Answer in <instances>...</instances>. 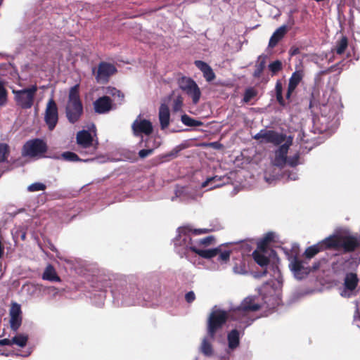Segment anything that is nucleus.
<instances>
[{
	"instance_id": "9b49d317",
	"label": "nucleus",
	"mask_w": 360,
	"mask_h": 360,
	"mask_svg": "<svg viewBox=\"0 0 360 360\" xmlns=\"http://www.w3.org/2000/svg\"><path fill=\"white\" fill-rule=\"evenodd\" d=\"M292 144V136H286V139L284 141V143H281L279 145V147L275 151V157L274 160V165L278 167H283L287 163V154L288 153V150Z\"/></svg>"
},
{
	"instance_id": "c03bdc74",
	"label": "nucleus",
	"mask_w": 360,
	"mask_h": 360,
	"mask_svg": "<svg viewBox=\"0 0 360 360\" xmlns=\"http://www.w3.org/2000/svg\"><path fill=\"white\" fill-rule=\"evenodd\" d=\"M215 241V238L213 236H209L202 239H200L198 244L204 246H208L213 244Z\"/></svg>"
},
{
	"instance_id": "f8f14e48",
	"label": "nucleus",
	"mask_w": 360,
	"mask_h": 360,
	"mask_svg": "<svg viewBox=\"0 0 360 360\" xmlns=\"http://www.w3.org/2000/svg\"><path fill=\"white\" fill-rule=\"evenodd\" d=\"M131 129L135 136H141L143 134L149 136L153 131L151 122L146 119H141V115L133 122Z\"/></svg>"
},
{
	"instance_id": "4d7b16f0",
	"label": "nucleus",
	"mask_w": 360,
	"mask_h": 360,
	"mask_svg": "<svg viewBox=\"0 0 360 360\" xmlns=\"http://www.w3.org/2000/svg\"><path fill=\"white\" fill-rule=\"evenodd\" d=\"M179 152V150H176L175 152H172L169 155H168L169 156H173V157H176L177 153Z\"/></svg>"
},
{
	"instance_id": "4be33fe9",
	"label": "nucleus",
	"mask_w": 360,
	"mask_h": 360,
	"mask_svg": "<svg viewBox=\"0 0 360 360\" xmlns=\"http://www.w3.org/2000/svg\"><path fill=\"white\" fill-rule=\"evenodd\" d=\"M195 65L202 71L207 82H210L215 79V74L207 63L202 60H195Z\"/></svg>"
},
{
	"instance_id": "603ef678",
	"label": "nucleus",
	"mask_w": 360,
	"mask_h": 360,
	"mask_svg": "<svg viewBox=\"0 0 360 360\" xmlns=\"http://www.w3.org/2000/svg\"><path fill=\"white\" fill-rule=\"evenodd\" d=\"M209 229H193V233L195 235H199L202 233H207L209 232Z\"/></svg>"
},
{
	"instance_id": "f704fd0d",
	"label": "nucleus",
	"mask_w": 360,
	"mask_h": 360,
	"mask_svg": "<svg viewBox=\"0 0 360 360\" xmlns=\"http://www.w3.org/2000/svg\"><path fill=\"white\" fill-rule=\"evenodd\" d=\"M221 180V177H219L218 176H212V177H209V178L207 179L206 181H205L202 184V188H205V187L211 185V187H210L211 189L217 188V187L220 186L221 184H217V181H219Z\"/></svg>"
},
{
	"instance_id": "a878e982",
	"label": "nucleus",
	"mask_w": 360,
	"mask_h": 360,
	"mask_svg": "<svg viewBox=\"0 0 360 360\" xmlns=\"http://www.w3.org/2000/svg\"><path fill=\"white\" fill-rule=\"evenodd\" d=\"M229 347L231 349H234L239 346L240 337L239 332L237 329H233L231 330L227 335Z\"/></svg>"
},
{
	"instance_id": "79ce46f5",
	"label": "nucleus",
	"mask_w": 360,
	"mask_h": 360,
	"mask_svg": "<svg viewBox=\"0 0 360 360\" xmlns=\"http://www.w3.org/2000/svg\"><path fill=\"white\" fill-rule=\"evenodd\" d=\"M46 188V186L41 182H35L30 184L27 187V191L30 192H35L39 191H44Z\"/></svg>"
},
{
	"instance_id": "473e14b6",
	"label": "nucleus",
	"mask_w": 360,
	"mask_h": 360,
	"mask_svg": "<svg viewBox=\"0 0 360 360\" xmlns=\"http://www.w3.org/2000/svg\"><path fill=\"white\" fill-rule=\"evenodd\" d=\"M348 46V39L345 36H342L341 38L337 41L335 46V52L338 55H341L345 53L346 49Z\"/></svg>"
},
{
	"instance_id": "3c124183",
	"label": "nucleus",
	"mask_w": 360,
	"mask_h": 360,
	"mask_svg": "<svg viewBox=\"0 0 360 360\" xmlns=\"http://www.w3.org/2000/svg\"><path fill=\"white\" fill-rule=\"evenodd\" d=\"M6 96H7V91L3 86V84H1V105H3L4 103L6 102Z\"/></svg>"
},
{
	"instance_id": "6e6552de",
	"label": "nucleus",
	"mask_w": 360,
	"mask_h": 360,
	"mask_svg": "<svg viewBox=\"0 0 360 360\" xmlns=\"http://www.w3.org/2000/svg\"><path fill=\"white\" fill-rule=\"evenodd\" d=\"M253 139L259 141L261 143H272L274 146H279L285 141L286 135L274 130L262 129L255 134Z\"/></svg>"
},
{
	"instance_id": "58836bf2",
	"label": "nucleus",
	"mask_w": 360,
	"mask_h": 360,
	"mask_svg": "<svg viewBox=\"0 0 360 360\" xmlns=\"http://www.w3.org/2000/svg\"><path fill=\"white\" fill-rule=\"evenodd\" d=\"M283 68L281 61L276 60L269 65V69L271 72L272 75H276Z\"/></svg>"
},
{
	"instance_id": "0eeeda50",
	"label": "nucleus",
	"mask_w": 360,
	"mask_h": 360,
	"mask_svg": "<svg viewBox=\"0 0 360 360\" xmlns=\"http://www.w3.org/2000/svg\"><path fill=\"white\" fill-rule=\"evenodd\" d=\"M179 88L192 98L194 105L199 103L202 93L196 82L191 77H182L178 82Z\"/></svg>"
},
{
	"instance_id": "393cba45",
	"label": "nucleus",
	"mask_w": 360,
	"mask_h": 360,
	"mask_svg": "<svg viewBox=\"0 0 360 360\" xmlns=\"http://www.w3.org/2000/svg\"><path fill=\"white\" fill-rule=\"evenodd\" d=\"M359 283L357 275L354 273H348L345 278L344 285L346 289L354 290L356 289Z\"/></svg>"
},
{
	"instance_id": "aec40b11",
	"label": "nucleus",
	"mask_w": 360,
	"mask_h": 360,
	"mask_svg": "<svg viewBox=\"0 0 360 360\" xmlns=\"http://www.w3.org/2000/svg\"><path fill=\"white\" fill-rule=\"evenodd\" d=\"M159 120L162 129H165L168 127L170 120V112L169 108L165 103H162L159 108Z\"/></svg>"
},
{
	"instance_id": "412c9836",
	"label": "nucleus",
	"mask_w": 360,
	"mask_h": 360,
	"mask_svg": "<svg viewBox=\"0 0 360 360\" xmlns=\"http://www.w3.org/2000/svg\"><path fill=\"white\" fill-rule=\"evenodd\" d=\"M28 340V335L25 334H18L11 339L4 338L1 340V346L16 345L20 347L26 346Z\"/></svg>"
},
{
	"instance_id": "f3484780",
	"label": "nucleus",
	"mask_w": 360,
	"mask_h": 360,
	"mask_svg": "<svg viewBox=\"0 0 360 360\" xmlns=\"http://www.w3.org/2000/svg\"><path fill=\"white\" fill-rule=\"evenodd\" d=\"M304 77V73L301 70H297L294 72L290 78L289 79L288 86L285 98L287 100H290L292 94L294 92L300 82L302 81Z\"/></svg>"
},
{
	"instance_id": "864d4df0",
	"label": "nucleus",
	"mask_w": 360,
	"mask_h": 360,
	"mask_svg": "<svg viewBox=\"0 0 360 360\" xmlns=\"http://www.w3.org/2000/svg\"><path fill=\"white\" fill-rule=\"evenodd\" d=\"M316 104L317 102L314 98V94L311 93L309 107L310 109H312L314 106L316 105Z\"/></svg>"
},
{
	"instance_id": "c756f323",
	"label": "nucleus",
	"mask_w": 360,
	"mask_h": 360,
	"mask_svg": "<svg viewBox=\"0 0 360 360\" xmlns=\"http://www.w3.org/2000/svg\"><path fill=\"white\" fill-rule=\"evenodd\" d=\"M321 245H321L320 243L319 242L318 243L314 245L308 247L304 252V257L307 259H311L320 252L323 251Z\"/></svg>"
},
{
	"instance_id": "2eb2a0df",
	"label": "nucleus",
	"mask_w": 360,
	"mask_h": 360,
	"mask_svg": "<svg viewBox=\"0 0 360 360\" xmlns=\"http://www.w3.org/2000/svg\"><path fill=\"white\" fill-rule=\"evenodd\" d=\"M340 248H342L345 252H354L360 246V240L355 236H340Z\"/></svg>"
},
{
	"instance_id": "9d476101",
	"label": "nucleus",
	"mask_w": 360,
	"mask_h": 360,
	"mask_svg": "<svg viewBox=\"0 0 360 360\" xmlns=\"http://www.w3.org/2000/svg\"><path fill=\"white\" fill-rule=\"evenodd\" d=\"M117 72V68L113 64L107 62H101L95 72V68L93 69V73L98 83H107L109 78Z\"/></svg>"
},
{
	"instance_id": "2f4dec72",
	"label": "nucleus",
	"mask_w": 360,
	"mask_h": 360,
	"mask_svg": "<svg viewBox=\"0 0 360 360\" xmlns=\"http://www.w3.org/2000/svg\"><path fill=\"white\" fill-rule=\"evenodd\" d=\"M276 98L281 106L285 105V101L283 96V84L280 80H277L275 86Z\"/></svg>"
},
{
	"instance_id": "39448f33",
	"label": "nucleus",
	"mask_w": 360,
	"mask_h": 360,
	"mask_svg": "<svg viewBox=\"0 0 360 360\" xmlns=\"http://www.w3.org/2000/svg\"><path fill=\"white\" fill-rule=\"evenodd\" d=\"M77 145L81 148L79 153L82 155H95L98 149V143L94 141L91 133L87 130H81L76 136Z\"/></svg>"
},
{
	"instance_id": "bb28decb",
	"label": "nucleus",
	"mask_w": 360,
	"mask_h": 360,
	"mask_svg": "<svg viewBox=\"0 0 360 360\" xmlns=\"http://www.w3.org/2000/svg\"><path fill=\"white\" fill-rule=\"evenodd\" d=\"M266 68V56H259L255 65V70L252 73L254 78H259Z\"/></svg>"
},
{
	"instance_id": "5fc2aeb1",
	"label": "nucleus",
	"mask_w": 360,
	"mask_h": 360,
	"mask_svg": "<svg viewBox=\"0 0 360 360\" xmlns=\"http://www.w3.org/2000/svg\"><path fill=\"white\" fill-rule=\"evenodd\" d=\"M233 271H234L235 273H237V274H243V273H244V271H242V270L241 271L238 270V267L237 266H234Z\"/></svg>"
},
{
	"instance_id": "5701e85b",
	"label": "nucleus",
	"mask_w": 360,
	"mask_h": 360,
	"mask_svg": "<svg viewBox=\"0 0 360 360\" xmlns=\"http://www.w3.org/2000/svg\"><path fill=\"white\" fill-rule=\"evenodd\" d=\"M340 236H331L324 240L320 241V244L322 245L323 250H326L330 248H340Z\"/></svg>"
},
{
	"instance_id": "bf43d9fd",
	"label": "nucleus",
	"mask_w": 360,
	"mask_h": 360,
	"mask_svg": "<svg viewBox=\"0 0 360 360\" xmlns=\"http://www.w3.org/2000/svg\"><path fill=\"white\" fill-rule=\"evenodd\" d=\"M1 255L4 254V248L1 246Z\"/></svg>"
},
{
	"instance_id": "e433bc0d",
	"label": "nucleus",
	"mask_w": 360,
	"mask_h": 360,
	"mask_svg": "<svg viewBox=\"0 0 360 360\" xmlns=\"http://www.w3.org/2000/svg\"><path fill=\"white\" fill-rule=\"evenodd\" d=\"M201 352L202 353L207 356H210L213 354V349L211 343L206 339H203L201 344Z\"/></svg>"
},
{
	"instance_id": "a211bd4d",
	"label": "nucleus",
	"mask_w": 360,
	"mask_h": 360,
	"mask_svg": "<svg viewBox=\"0 0 360 360\" xmlns=\"http://www.w3.org/2000/svg\"><path fill=\"white\" fill-rule=\"evenodd\" d=\"M290 267L295 276L298 278H302L309 272L308 269L303 266L302 261L300 260L296 256L291 260Z\"/></svg>"
},
{
	"instance_id": "37998d69",
	"label": "nucleus",
	"mask_w": 360,
	"mask_h": 360,
	"mask_svg": "<svg viewBox=\"0 0 360 360\" xmlns=\"http://www.w3.org/2000/svg\"><path fill=\"white\" fill-rule=\"evenodd\" d=\"M184 99L181 96H178L173 101L172 108L174 112H178L181 110L183 106Z\"/></svg>"
},
{
	"instance_id": "20e7f679",
	"label": "nucleus",
	"mask_w": 360,
	"mask_h": 360,
	"mask_svg": "<svg viewBox=\"0 0 360 360\" xmlns=\"http://www.w3.org/2000/svg\"><path fill=\"white\" fill-rule=\"evenodd\" d=\"M229 319L227 311L221 309L212 311L207 319V331L211 339H214L217 332L221 329Z\"/></svg>"
},
{
	"instance_id": "6ab92c4d",
	"label": "nucleus",
	"mask_w": 360,
	"mask_h": 360,
	"mask_svg": "<svg viewBox=\"0 0 360 360\" xmlns=\"http://www.w3.org/2000/svg\"><path fill=\"white\" fill-rule=\"evenodd\" d=\"M288 31L286 25H283L275 30L270 37L268 46L269 48H274L278 43L285 37Z\"/></svg>"
},
{
	"instance_id": "de8ad7c7",
	"label": "nucleus",
	"mask_w": 360,
	"mask_h": 360,
	"mask_svg": "<svg viewBox=\"0 0 360 360\" xmlns=\"http://www.w3.org/2000/svg\"><path fill=\"white\" fill-rule=\"evenodd\" d=\"M185 300L188 303H191L195 300V293L193 291H189L185 295Z\"/></svg>"
},
{
	"instance_id": "8fccbe9b",
	"label": "nucleus",
	"mask_w": 360,
	"mask_h": 360,
	"mask_svg": "<svg viewBox=\"0 0 360 360\" xmlns=\"http://www.w3.org/2000/svg\"><path fill=\"white\" fill-rule=\"evenodd\" d=\"M300 53V48L295 46L290 47V49L289 50V54L291 56H296V55L299 54Z\"/></svg>"
},
{
	"instance_id": "f03ea898",
	"label": "nucleus",
	"mask_w": 360,
	"mask_h": 360,
	"mask_svg": "<svg viewBox=\"0 0 360 360\" xmlns=\"http://www.w3.org/2000/svg\"><path fill=\"white\" fill-rule=\"evenodd\" d=\"M83 105L79 95V85L75 84L70 89L65 106V115L71 124L77 122L83 115Z\"/></svg>"
},
{
	"instance_id": "13d9d810",
	"label": "nucleus",
	"mask_w": 360,
	"mask_h": 360,
	"mask_svg": "<svg viewBox=\"0 0 360 360\" xmlns=\"http://www.w3.org/2000/svg\"><path fill=\"white\" fill-rule=\"evenodd\" d=\"M267 273V271L266 270H264L262 274V276H265Z\"/></svg>"
},
{
	"instance_id": "49530a36",
	"label": "nucleus",
	"mask_w": 360,
	"mask_h": 360,
	"mask_svg": "<svg viewBox=\"0 0 360 360\" xmlns=\"http://www.w3.org/2000/svg\"><path fill=\"white\" fill-rule=\"evenodd\" d=\"M154 150L153 149H142L139 150V156L141 158H145L148 157V155H150L153 154Z\"/></svg>"
},
{
	"instance_id": "dca6fc26",
	"label": "nucleus",
	"mask_w": 360,
	"mask_h": 360,
	"mask_svg": "<svg viewBox=\"0 0 360 360\" xmlns=\"http://www.w3.org/2000/svg\"><path fill=\"white\" fill-rule=\"evenodd\" d=\"M261 306L255 302L252 297H246L241 302L240 305L234 311L236 314L245 315L246 313L250 311H257L259 310Z\"/></svg>"
},
{
	"instance_id": "1a4fd4ad",
	"label": "nucleus",
	"mask_w": 360,
	"mask_h": 360,
	"mask_svg": "<svg viewBox=\"0 0 360 360\" xmlns=\"http://www.w3.org/2000/svg\"><path fill=\"white\" fill-rule=\"evenodd\" d=\"M44 122L50 131H53L58 122V106L53 98H50L46 104Z\"/></svg>"
},
{
	"instance_id": "b1692460",
	"label": "nucleus",
	"mask_w": 360,
	"mask_h": 360,
	"mask_svg": "<svg viewBox=\"0 0 360 360\" xmlns=\"http://www.w3.org/2000/svg\"><path fill=\"white\" fill-rule=\"evenodd\" d=\"M265 253L259 249H256L252 254L255 262L262 267L266 266L270 262L269 257L264 255Z\"/></svg>"
},
{
	"instance_id": "423d86ee",
	"label": "nucleus",
	"mask_w": 360,
	"mask_h": 360,
	"mask_svg": "<svg viewBox=\"0 0 360 360\" xmlns=\"http://www.w3.org/2000/svg\"><path fill=\"white\" fill-rule=\"evenodd\" d=\"M37 91V85H32L28 88L21 90H13L17 105L22 109H29L32 108L34 104Z\"/></svg>"
},
{
	"instance_id": "7ed1b4c3",
	"label": "nucleus",
	"mask_w": 360,
	"mask_h": 360,
	"mask_svg": "<svg viewBox=\"0 0 360 360\" xmlns=\"http://www.w3.org/2000/svg\"><path fill=\"white\" fill-rule=\"evenodd\" d=\"M46 143L41 139H33L25 143L22 148V156L31 158H41L47 152Z\"/></svg>"
},
{
	"instance_id": "4468645a",
	"label": "nucleus",
	"mask_w": 360,
	"mask_h": 360,
	"mask_svg": "<svg viewBox=\"0 0 360 360\" xmlns=\"http://www.w3.org/2000/svg\"><path fill=\"white\" fill-rule=\"evenodd\" d=\"M94 111L98 114H105L112 109V101L108 96H103L96 99L94 103Z\"/></svg>"
},
{
	"instance_id": "cd10ccee",
	"label": "nucleus",
	"mask_w": 360,
	"mask_h": 360,
	"mask_svg": "<svg viewBox=\"0 0 360 360\" xmlns=\"http://www.w3.org/2000/svg\"><path fill=\"white\" fill-rule=\"evenodd\" d=\"M42 278L50 281H60V278L57 275L54 267L51 264L46 266L43 273Z\"/></svg>"
},
{
	"instance_id": "ddd939ff",
	"label": "nucleus",
	"mask_w": 360,
	"mask_h": 360,
	"mask_svg": "<svg viewBox=\"0 0 360 360\" xmlns=\"http://www.w3.org/2000/svg\"><path fill=\"white\" fill-rule=\"evenodd\" d=\"M9 315L10 327L12 330L16 332L22 325V321L20 305L16 302H13L9 310Z\"/></svg>"
},
{
	"instance_id": "c85d7f7f",
	"label": "nucleus",
	"mask_w": 360,
	"mask_h": 360,
	"mask_svg": "<svg viewBox=\"0 0 360 360\" xmlns=\"http://www.w3.org/2000/svg\"><path fill=\"white\" fill-rule=\"evenodd\" d=\"M274 236L273 233L269 232L266 233L264 237L257 243V249L260 250L263 252H266L268 245L274 240Z\"/></svg>"
},
{
	"instance_id": "f257e3e1",
	"label": "nucleus",
	"mask_w": 360,
	"mask_h": 360,
	"mask_svg": "<svg viewBox=\"0 0 360 360\" xmlns=\"http://www.w3.org/2000/svg\"><path fill=\"white\" fill-rule=\"evenodd\" d=\"M178 236L175 238L174 245L176 246H184V253L186 255L189 250L196 253L199 256L205 259H212L219 253L220 249L219 248L201 250L197 248L193 243L191 233H193V229L188 226H184L178 229Z\"/></svg>"
},
{
	"instance_id": "c9c22d12",
	"label": "nucleus",
	"mask_w": 360,
	"mask_h": 360,
	"mask_svg": "<svg viewBox=\"0 0 360 360\" xmlns=\"http://www.w3.org/2000/svg\"><path fill=\"white\" fill-rule=\"evenodd\" d=\"M257 91L253 87L246 89L243 95V101L245 103H249L252 98L257 96Z\"/></svg>"
},
{
	"instance_id": "4c0bfd02",
	"label": "nucleus",
	"mask_w": 360,
	"mask_h": 360,
	"mask_svg": "<svg viewBox=\"0 0 360 360\" xmlns=\"http://www.w3.org/2000/svg\"><path fill=\"white\" fill-rule=\"evenodd\" d=\"M10 148L8 144L1 143V165L5 162H8V158L9 156ZM3 170V165H1V174L4 172Z\"/></svg>"
},
{
	"instance_id": "7c9ffc66",
	"label": "nucleus",
	"mask_w": 360,
	"mask_h": 360,
	"mask_svg": "<svg viewBox=\"0 0 360 360\" xmlns=\"http://www.w3.org/2000/svg\"><path fill=\"white\" fill-rule=\"evenodd\" d=\"M106 93L115 98V100L119 103L122 104L124 101V94L119 89L108 86Z\"/></svg>"
},
{
	"instance_id": "a19ab883",
	"label": "nucleus",
	"mask_w": 360,
	"mask_h": 360,
	"mask_svg": "<svg viewBox=\"0 0 360 360\" xmlns=\"http://www.w3.org/2000/svg\"><path fill=\"white\" fill-rule=\"evenodd\" d=\"M218 248L220 249V251L216 255V256H218L217 260L222 263H226L228 261H229L231 251L225 250V251L221 252L220 247H218Z\"/></svg>"
},
{
	"instance_id": "6e6d98bb",
	"label": "nucleus",
	"mask_w": 360,
	"mask_h": 360,
	"mask_svg": "<svg viewBox=\"0 0 360 360\" xmlns=\"http://www.w3.org/2000/svg\"><path fill=\"white\" fill-rule=\"evenodd\" d=\"M210 145L212 146L213 148H217L219 143L217 142H212L210 143Z\"/></svg>"
},
{
	"instance_id": "72a5a7b5",
	"label": "nucleus",
	"mask_w": 360,
	"mask_h": 360,
	"mask_svg": "<svg viewBox=\"0 0 360 360\" xmlns=\"http://www.w3.org/2000/svg\"><path fill=\"white\" fill-rule=\"evenodd\" d=\"M181 120L184 124L188 127H200L202 125L201 121L195 120L186 114L181 116Z\"/></svg>"
},
{
	"instance_id": "a18cd8bd",
	"label": "nucleus",
	"mask_w": 360,
	"mask_h": 360,
	"mask_svg": "<svg viewBox=\"0 0 360 360\" xmlns=\"http://www.w3.org/2000/svg\"><path fill=\"white\" fill-rule=\"evenodd\" d=\"M300 159V155L299 153H296L293 156H290L289 158H287V163L290 167H295L298 165Z\"/></svg>"
},
{
	"instance_id": "09e8293b",
	"label": "nucleus",
	"mask_w": 360,
	"mask_h": 360,
	"mask_svg": "<svg viewBox=\"0 0 360 360\" xmlns=\"http://www.w3.org/2000/svg\"><path fill=\"white\" fill-rule=\"evenodd\" d=\"M14 236L16 238H20L22 240H25L26 239V231L23 229L17 230L14 233Z\"/></svg>"
},
{
	"instance_id": "ea45409f",
	"label": "nucleus",
	"mask_w": 360,
	"mask_h": 360,
	"mask_svg": "<svg viewBox=\"0 0 360 360\" xmlns=\"http://www.w3.org/2000/svg\"><path fill=\"white\" fill-rule=\"evenodd\" d=\"M62 157L65 160L69 162H79L82 160L76 153L70 151L64 152L62 154Z\"/></svg>"
}]
</instances>
